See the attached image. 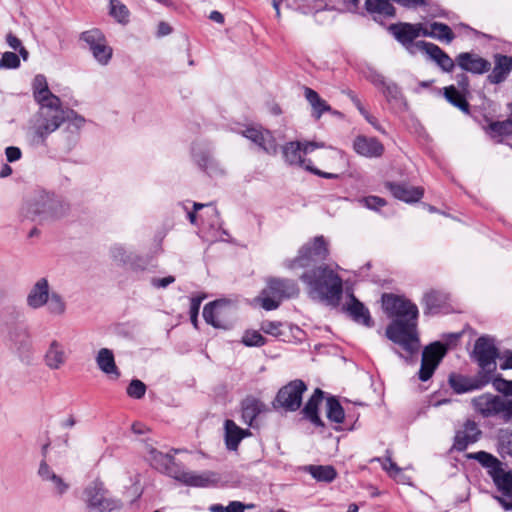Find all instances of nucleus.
I'll list each match as a JSON object with an SVG mask.
<instances>
[{
  "label": "nucleus",
  "instance_id": "obj_1",
  "mask_svg": "<svg viewBox=\"0 0 512 512\" xmlns=\"http://www.w3.org/2000/svg\"><path fill=\"white\" fill-rule=\"evenodd\" d=\"M328 256V243L321 235L305 243L298 255L286 259L283 265L289 270H304L300 280L306 285L311 298L337 306L343 294V281L333 268L323 263Z\"/></svg>",
  "mask_w": 512,
  "mask_h": 512
},
{
  "label": "nucleus",
  "instance_id": "obj_2",
  "mask_svg": "<svg viewBox=\"0 0 512 512\" xmlns=\"http://www.w3.org/2000/svg\"><path fill=\"white\" fill-rule=\"evenodd\" d=\"M382 307L388 317L393 318L386 328L387 338L400 345L409 355L416 353L420 346L417 306L402 296L383 294Z\"/></svg>",
  "mask_w": 512,
  "mask_h": 512
},
{
  "label": "nucleus",
  "instance_id": "obj_3",
  "mask_svg": "<svg viewBox=\"0 0 512 512\" xmlns=\"http://www.w3.org/2000/svg\"><path fill=\"white\" fill-rule=\"evenodd\" d=\"M148 457L151 465L155 469L186 486L209 487L217 481L215 473L206 471L198 474L192 471H186L180 463L176 462L173 455L158 451L156 448L151 447L148 450Z\"/></svg>",
  "mask_w": 512,
  "mask_h": 512
},
{
  "label": "nucleus",
  "instance_id": "obj_4",
  "mask_svg": "<svg viewBox=\"0 0 512 512\" xmlns=\"http://www.w3.org/2000/svg\"><path fill=\"white\" fill-rule=\"evenodd\" d=\"M38 106L30 130L32 142L35 145L44 146L48 137L66 121L65 110L62 108L60 99L55 102L38 104Z\"/></svg>",
  "mask_w": 512,
  "mask_h": 512
},
{
  "label": "nucleus",
  "instance_id": "obj_5",
  "mask_svg": "<svg viewBox=\"0 0 512 512\" xmlns=\"http://www.w3.org/2000/svg\"><path fill=\"white\" fill-rule=\"evenodd\" d=\"M65 211V205L53 193L37 191L28 203L27 216L33 221L43 223L60 218Z\"/></svg>",
  "mask_w": 512,
  "mask_h": 512
},
{
  "label": "nucleus",
  "instance_id": "obj_6",
  "mask_svg": "<svg viewBox=\"0 0 512 512\" xmlns=\"http://www.w3.org/2000/svg\"><path fill=\"white\" fill-rule=\"evenodd\" d=\"M299 294L298 285L294 280L286 278H270L267 286L262 290L258 300L261 307L266 311L275 310L283 299L297 297Z\"/></svg>",
  "mask_w": 512,
  "mask_h": 512
},
{
  "label": "nucleus",
  "instance_id": "obj_7",
  "mask_svg": "<svg viewBox=\"0 0 512 512\" xmlns=\"http://www.w3.org/2000/svg\"><path fill=\"white\" fill-rule=\"evenodd\" d=\"M83 501L90 512H113L122 508L121 500L110 496L104 483L98 479L84 488Z\"/></svg>",
  "mask_w": 512,
  "mask_h": 512
},
{
  "label": "nucleus",
  "instance_id": "obj_8",
  "mask_svg": "<svg viewBox=\"0 0 512 512\" xmlns=\"http://www.w3.org/2000/svg\"><path fill=\"white\" fill-rule=\"evenodd\" d=\"M472 405L475 411L485 418L500 416L505 421L512 419V400L482 394L472 399Z\"/></svg>",
  "mask_w": 512,
  "mask_h": 512
},
{
  "label": "nucleus",
  "instance_id": "obj_9",
  "mask_svg": "<svg viewBox=\"0 0 512 512\" xmlns=\"http://www.w3.org/2000/svg\"><path fill=\"white\" fill-rule=\"evenodd\" d=\"M307 390L304 381L295 379L279 389L272 402L274 409L288 412L297 411L302 404L303 393Z\"/></svg>",
  "mask_w": 512,
  "mask_h": 512
},
{
  "label": "nucleus",
  "instance_id": "obj_10",
  "mask_svg": "<svg viewBox=\"0 0 512 512\" xmlns=\"http://www.w3.org/2000/svg\"><path fill=\"white\" fill-rule=\"evenodd\" d=\"M235 310L232 304L219 299L206 304L203 308V317L207 324L214 328L230 329L233 325Z\"/></svg>",
  "mask_w": 512,
  "mask_h": 512
},
{
  "label": "nucleus",
  "instance_id": "obj_11",
  "mask_svg": "<svg viewBox=\"0 0 512 512\" xmlns=\"http://www.w3.org/2000/svg\"><path fill=\"white\" fill-rule=\"evenodd\" d=\"M473 356L482 369L481 373L490 376L496 369V359L499 357L494 339L489 336L479 337L474 344Z\"/></svg>",
  "mask_w": 512,
  "mask_h": 512
},
{
  "label": "nucleus",
  "instance_id": "obj_12",
  "mask_svg": "<svg viewBox=\"0 0 512 512\" xmlns=\"http://www.w3.org/2000/svg\"><path fill=\"white\" fill-rule=\"evenodd\" d=\"M447 353V346L439 341L426 346L422 352L421 366L418 377L421 381H428Z\"/></svg>",
  "mask_w": 512,
  "mask_h": 512
},
{
  "label": "nucleus",
  "instance_id": "obj_13",
  "mask_svg": "<svg viewBox=\"0 0 512 512\" xmlns=\"http://www.w3.org/2000/svg\"><path fill=\"white\" fill-rule=\"evenodd\" d=\"M421 24H411L406 22H400L391 24L389 31L395 37V39L401 43L406 50L414 55L418 52H422L423 49L419 46L421 41L415 42V39L420 36Z\"/></svg>",
  "mask_w": 512,
  "mask_h": 512
},
{
  "label": "nucleus",
  "instance_id": "obj_14",
  "mask_svg": "<svg viewBox=\"0 0 512 512\" xmlns=\"http://www.w3.org/2000/svg\"><path fill=\"white\" fill-rule=\"evenodd\" d=\"M194 163L207 175L222 176L225 171L221 164L212 156L211 149L203 143H194L191 148Z\"/></svg>",
  "mask_w": 512,
  "mask_h": 512
},
{
  "label": "nucleus",
  "instance_id": "obj_15",
  "mask_svg": "<svg viewBox=\"0 0 512 512\" xmlns=\"http://www.w3.org/2000/svg\"><path fill=\"white\" fill-rule=\"evenodd\" d=\"M491 381V376L479 373L476 376H466L459 373H451L448 376V384L456 394H465L480 390Z\"/></svg>",
  "mask_w": 512,
  "mask_h": 512
},
{
  "label": "nucleus",
  "instance_id": "obj_16",
  "mask_svg": "<svg viewBox=\"0 0 512 512\" xmlns=\"http://www.w3.org/2000/svg\"><path fill=\"white\" fill-rule=\"evenodd\" d=\"M37 475L42 482L48 484L52 493L56 496H63L70 489V484L48 464L45 459L39 463Z\"/></svg>",
  "mask_w": 512,
  "mask_h": 512
},
{
  "label": "nucleus",
  "instance_id": "obj_17",
  "mask_svg": "<svg viewBox=\"0 0 512 512\" xmlns=\"http://www.w3.org/2000/svg\"><path fill=\"white\" fill-rule=\"evenodd\" d=\"M455 61L459 68L472 74H484L491 68V63L488 60L471 52L458 54Z\"/></svg>",
  "mask_w": 512,
  "mask_h": 512
},
{
  "label": "nucleus",
  "instance_id": "obj_18",
  "mask_svg": "<svg viewBox=\"0 0 512 512\" xmlns=\"http://www.w3.org/2000/svg\"><path fill=\"white\" fill-rule=\"evenodd\" d=\"M481 431L473 420H467L463 428L458 430L454 437L453 449L463 452L470 444L478 441Z\"/></svg>",
  "mask_w": 512,
  "mask_h": 512
},
{
  "label": "nucleus",
  "instance_id": "obj_19",
  "mask_svg": "<svg viewBox=\"0 0 512 512\" xmlns=\"http://www.w3.org/2000/svg\"><path fill=\"white\" fill-rule=\"evenodd\" d=\"M243 136L257 144L268 154L277 153L276 139L268 130L248 127L242 132Z\"/></svg>",
  "mask_w": 512,
  "mask_h": 512
},
{
  "label": "nucleus",
  "instance_id": "obj_20",
  "mask_svg": "<svg viewBox=\"0 0 512 512\" xmlns=\"http://www.w3.org/2000/svg\"><path fill=\"white\" fill-rule=\"evenodd\" d=\"M419 46L423 49L422 52L426 53L431 60H433L443 72H452L455 68L456 61H454L444 50L438 45L421 40Z\"/></svg>",
  "mask_w": 512,
  "mask_h": 512
},
{
  "label": "nucleus",
  "instance_id": "obj_21",
  "mask_svg": "<svg viewBox=\"0 0 512 512\" xmlns=\"http://www.w3.org/2000/svg\"><path fill=\"white\" fill-rule=\"evenodd\" d=\"M68 357L64 345L58 340H52L44 354V363L50 370H59L66 364Z\"/></svg>",
  "mask_w": 512,
  "mask_h": 512
},
{
  "label": "nucleus",
  "instance_id": "obj_22",
  "mask_svg": "<svg viewBox=\"0 0 512 512\" xmlns=\"http://www.w3.org/2000/svg\"><path fill=\"white\" fill-rule=\"evenodd\" d=\"M385 188L398 200L406 203L418 202L424 194L420 187H412L403 183L386 182Z\"/></svg>",
  "mask_w": 512,
  "mask_h": 512
},
{
  "label": "nucleus",
  "instance_id": "obj_23",
  "mask_svg": "<svg viewBox=\"0 0 512 512\" xmlns=\"http://www.w3.org/2000/svg\"><path fill=\"white\" fill-rule=\"evenodd\" d=\"M50 286L46 278L38 279L30 289L26 302L28 307L39 309L46 305L49 300Z\"/></svg>",
  "mask_w": 512,
  "mask_h": 512
},
{
  "label": "nucleus",
  "instance_id": "obj_24",
  "mask_svg": "<svg viewBox=\"0 0 512 512\" xmlns=\"http://www.w3.org/2000/svg\"><path fill=\"white\" fill-rule=\"evenodd\" d=\"M365 8L376 22L394 18L396 9L392 0H366Z\"/></svg>",
  "mask_w": 512,
  "mask_h": 512
},
{
  "label": "nucleus",
  "instance_id": "obj_25",
  "mask_svg": "<svg viewBox=\"0 0 512 512\" xmlns=\"http://www.w3.org/2000/svg\"><path fill=\"white\" fill-rule=\"evenodd\" d=\"M512 71V56L503 54L494 55V67L487 80L491 84H500L504 82Z\"/></svg>",
  "mask_w": 512,
  "mask_h": 512
},
{
  "label": "nucleus",
  "instance_id": "obj_26",
  "mask_svg": "<svg viewBox=\"0 0 512 512\" xmlns=\"http://www.w3.org/2000/svg\"><path fill=\"white\" fill-rule=\"evenodd\" d=\"M353 148L361 156L380 157L384 152L382 143L373 137L358 136L353 142Z\"/></svg>",
  "mask_w": 512,
  "mask_h": 512
},
{
  "label": "nucleus",
  "instance_id": "obj_27",
  "mask_svg": "<svg viewBox=\"0 0 512 512\" xmlns=\"http://www.w3.org/2000/svg\"><path fill=\"white\" fill-rule=\"evenodd\" d=\"M225 445L230 451L238 449L240 442L251 435L248 429L240 428L233 420L227 419L224 422Z\"/></svg>",
  "mask_w": 512,
  "mask_h": 512
},
{
  "label": "nucleus",
  "instance_id": "obj_28",
  "mask_svg": "<svg viewBox=\"0 0 512 512\" xmlns=\"http://www.w3.org/2000/svg\"><path fill=\"white\" fill-rule=\"evenodd\" d=\"M510 116L504 121H489L487 126H483L486 134L497 142H501L503 137L512 136V102L509 103Z\"/></svg>",
  "mask_w": 512,
  "mask_h": 512
},
{
  "label": "nucleus",
  "instance_id": "obj_29",
  "mask_svg": "<svg viewBox=\"0 0 512 512\" xmlns=\"http://www.w3.org/2000/svg\"><path fill=\"white\" fill-rule=\"evenodd\" d=\"M96 364L98 368L111 379L117 380L121 373L116 366L115 358L112 350L101 348L96 355Z\"/></svg>",
  "mask_w": 512,
  "mask_h": 512
},
{
  "label": "nucleus",
  "instance_id": "obj_30",
  "mask_svg": "<svg viewBox=\"0 0 512 512\" xmlns=\"http://www.w3.org/2000/svg\"><path fill=\"white\" fill-rule=\"evenodd\" d=\"M323 397L324 392L320 388H316L302 410L304 417L316 427L325 426L324 422L321 420L318 414V407L322 402Z\"/></svg>",
  "mask_w": 512,
  "mask_h": 512
},
{
  "label": "nucleus",
  "instance_id": "obj_31",
  "mask_svg": "<svg viewBox=\"0 0 512 512\" xmlns=\"http://www.w3.org/2000/svg\"><path fill=\"white\" fill-rule=\"evenodd\" d=\"M33 97L37 104L47 103L51 101H58L60 98L53 94L46 80V77L42 74L35 76L32 83Z\"/></svg>",
  "mask_w": 512,
  "mask_h": 512
},
{
  "label": "nucleus",
  "instance_id": "obj_32",
  "mask_svg": "<svg viewBox=\"0 0 512 512\" xmlns=\"http://www.w3.org/2000/svg\"><path fill=\"white\" fill-rule=\"evenodd\" d=\"M304 96L311 106V115L314 119L319 120L324 113L332 111L331 106L312 88L305 87Z\"/></svg>",
  "mask_w": 512,
  "mask_h": 512
},
{
  "label": "nucleus",
  "instance_id": "obj_33",
  "mask_svg": "<svg viewBox=\"0 0 512 512\" xmlns=\"http://www.w3.org/2000/svg\"><path fill=\"white\" fill-rule=\"evenodd\" d=\"M347 311L355 322L366 327L373 326L369 310L353 294H351V302L347 307Z\"/></svg>",
  "mask_w": 512,
  "mask_h": 512
},
{
  "label": "nucleus",
  "instance_id": "obj_34",
  "mask_svg": "<svg viewBox=\"0 0 512 512\" xmlns=\"http://www.w3.org/2000/svg\"><path fill=\"white\" fill-rule=\"evenodd\" d=\"M285 161L290 165L305 167V159L302 157V142H288L282 148Z\"/></svg>",
  "mask_w": 512,
  "mask_h": 512
},
{
  "label": "nucleus",
  "instance_id": "obj_35",
  "mask_svg": "<svg viewBox=\"0 0 512 512\" xmlns=\"http://www.w3.org/2000/svg\"><path fill=\"white\" fill-rule=\"evenodd\" d=\"M10 338L20 356L32 352V339L27 329L15 330L11 333Z\"/></svg>",
  "mask_w": 512,
  "mask_h": 512
},
{
  "label": "nucleus",
  "instance_id": "obj_36",
  "mask_svg": "<svg viewBox=\"0 0 512 512\" xmlns=\"http://www.w3.org/2000/svg\"><path fill=\"white\" fill-rule=\"evenodd\" d=\"M382 92L386 98V100L393 106L398 109H406L407 102L406 99L399 88V86L394 82H388L383 88Z\"/></svg>",
  "mask_w": 512,
  "mask_h": 512
},
{
  "label": "nucleus",
  "instance_id": "obj_37",
  "mask_svg": "<svg viewBox=\"0 0 512 512\" xmlns=\"http://www.w3.org/2000/svg\"><path fill=\"white\" fill-rule=\"evenodd\" d=\"M304 470L319 482L331 483L337 476L335 468L331 465H308Z\"/></svg>",
  "mask_w": 512,
  "mask_h": 512
},
{
  "label": "nucleus",
  "instance_id": "obj_38",
  "mask_svg": "<svg viewBox=\"0 0 512 512\" xmlns=\"http://www.w3.org/2000/svg\"><path fill=\"white\" fill-rule=\"evenodd\" d=\"M263 404L255 398H247L242 402V420L249 426L253 425V421L261 413Z\"/></svg>",
  "mask_w": 512,
  "mask_h": 512
},
{
  "label": "nucleus",
  "instance_id": "obj_39",
  "mask_svg": "<svg viewBox=\"0 0 512 512\" xmlns=\"http://www.w3.org/2000/svg\"><path fill=\"white\" fill-rule=\"evenodd\" d=\"M423 302L425 314H437L446 302V296L439 291L431 290L425 293Z\"/></svg>",
  "mask_w": 512,
  "mask_h": 512
},
{
  "label": "nucleus",
  "instance_id": "obj_40",
  "mask_svg": "<svg viewBox=\"0 0 512 512\" xmlns=\"http://www.w3.org/2000/svg\"><path fill=\"white\" fill-rule=\"evenodd\" d=\"M471 457L478 460L484 467L488 468V472L493 480L495 479V476L502 472V463L490 453L479 451Z\"/></svg>",
  "mask_w": 512,
  "mask_h": 512
},
{
  "label": "nucleus",
  "instance_id": "obj_41",
  "mask_svg": "<svg viewBox=\"0 0 512 512\" xmlns=\"http://www.w3.org/2000/svg\"><path fill=\"white\" fill-rule=\"evenodd\" d=\"M109 15L119 24L127 25L130 22V11L120 0H109Z\"/></svg>",
  "mask_w": 512,
  "mask_h": 512
},
{
  "label": "nucleus",
  "instance_id": "obj_42",
  "mask_svg": "<svg viewBox=\"0 0 512 512\" xmlns=\"http://www.w3.org/2000/svg\"><path fill=\"white\" fill-rule=\"evenodd\" d=\"M444 96L450 104L466 114L469 113V103L466 97L453 85L444 88Z\"/></svg>",
  "mask_w": 512,
  "mask_h": 512
},
{
  "label": "nucleus",
  "instance_id": "obj_43",
  "mask_svg": "<svg viewBox=\"0 0 512 512\" xmlns=\"http://www.w3.org/2000/svg\"><path fill=\"white\" fill-rule=\"evenodd\" d=\"M133 253L134 251L119 243L112 245L109 249V255L111 259L123 267H127Z\"/></svg>",
  "mask_w": 512,
  "mask_h": 512
},
{
  "label": "nucleus",
  "instance_id": "obj_44",
  "mask_svg": "<svg viewBox=\"0 0 512 512\" xmlns=\"http://www.w3.org/2000/svg\"><path fill=\"white\" fill-rule=\"evenodd\" d=\"M327 418L335 423L341 424L345 419V412L340 402L335 397H329L326 401Z\"/></svg>",
  "mask_w": 512,
  "mask_h": 512
},
{
  "label": "nucleus",
  "instance_id": "obj_45",
  "mask_svg": "<svg viewBox=\"0 0 512 512\" xmlns=\"http://www.w3.org/2000/svg\"><path fill=\"white\" fill-rule=\"evenodd\" d=\"M430 28H433V38L438 41L451 43L455 38L452 29L445 23L432 22Z\"/></svg>",
  "mask_w": 512,
  "mask_h": 512
},
{
  "label": "nucleus",
  "instance_id": "obj_46",
  "mask_svg": "<svg viewBox=\"0 0 512 512\" xmlns=\"http://www.w3.org/2000/svg\"><path fill=\"white\" fill-rule=\"evenodd\" d=\"M105 39V35L97 28L84 31L80 34V40L84 41L88 45L90 51H92L94 47L103 43Z\"/></svg>",
  "mask_w": 512,
  "mask_h": 512
},
{
  "label": "nucleus",
  "instance_id": "obj_47",
  "mask_svg": "<svg viewBox=\"0 0 512 512\" xmlns=\"http://www.w3.org/2000/svg\"><path fill=\"white\" fill-rule=\"evenodd\" d=\"M493 481L503 495H512V470L505 472L502 469V472L495 476Z\"/></svg>",
  "mask_w": 512,
  "mask_h": 512
},
{
  "label": "nucleus",
  "instance_id": "obj_48",
  "mask_svg": "<svg viewBox=\"0 0 512 512\" xmlns=\"http://www.w3.org/2000/svg\"><path fill=\"white\" fill-rule=\"evenodd\" d=\"M94 59L100 64V65H107L113 55L112 48L107 44V40L103 41L100 45L97 47H94V49L91 51Z\"/></svg>",
  "mask_w": 512,
  "mask_h": 512
},
{
  "label": "nucleus",
  "instance_id": "obj_49",
  "mask_svg": "<svg viewBox=\"0 0 512 512\" xmlns=\"http://www.w3.org/2000/svg\"><path fill=\"white\" fill-rule=\"evenodd\" d=\"M49 313L52 315L60 316L66 311V303L62 296L56 292L49 295V300L46 303Z\"/></svg>",
  "mask_w": 512,
  "mask_h": 512
},
{
  "label": "nucleus",
  "instance_id": "obj_50",
  "mask_svg": "<svg viewBox=\"0 0 512 512\" xmlns=\"http://www.w3.org/2000/svg\"><path fill=\"white\" fill-rule=\"evenodd\" d=\"M241 342L247 347H261L265 345L266 339L256 330H246Z\"/></svg>",
  "mask_w": 512,
  "mask_h": 512
},
{
  "label": "nucleus",
  "instance_id": "obj_51",
  "mask_svg": "<svg viewBox=\"0 0 512 512\" xmlns=\"http://www.w3.org/2000/svg\"><path fill=\"white\" fill-rule=\"evenodd\" d=\"M65 117H66L65 122H68L69 127H72L74 129V131H72V133H75V134H78V132L80 131V129L84 126V124L86 122L85 118L83 116H81L80 114H78L73 109L65 110Z\"/></svg>",
  "mask_w": 512,
  "mask_h": 512
},
{
  "label": "nucleus",
  "instance_id": "obj_52",
  "mask_svg": "<svg viewBox=\"0 0 512 512\" xmlns=\"http://www.w3.org/2000/svg\"><path fill=\"white\" fill-rule=\"evenodd\" d=\"M358 203L369 210L377 212L380 210V208L387 205V201L384 198L375 195L362 197L358 199Z\"/></svg>",
  "mask_w": 512,
  "mask_h": 512
},
{
  "label": "nucleus",
  "instance_id": "obj_53",
  "mask_svg": "<svg viewBox=\"0 0 512 512\" xmlns=\"http://www.w3.org/2000/svg\"><path fill=\"white\" fill-rule=\"evenodd\" d=\"M282 327V322L269 320L263 321L260 325L261 331H263L265 334L272 335L276 338H281V336L283 335Z\"/></svg>",
  "mask_w": 512,
  "mask_h": 512
},
{
  "label": "nucleus",
  "instance_id": "obj_54",
  "mask_svg": "<svg viewBox=\"0 0 512 512\" xmlns=\"http://www.w3.org/2000/svg\"><path fill=\"white\" fill-rule=\"evenodd\" d=\"M146 385L138 379H133L127 387V394L134 399H141L145 396Z\"/></svg>",
  "mask_w": 512,
  "mask_h": 512
},
{
  "label": "nucleus",
  "instance_id": "obj_55",
  "mask_svg": "<svg viewBox=\"0 0 512 512\" xmlns=\"http://www.w3.org/2000/svg\"><path fill=\"white\" fill-rule=\"evenodd\" d=\"M20 66V58L14 52H4L0 58V68L16 69Z\"/></svg>",
  "mask_w": 512,
  "mask_h": 512
},
{
  "label": "nucleus",
  "instance_id": "obj_56",
  "mask_svg": "<svg viewBox=\"0 0 512 512\" xmlns=\"http://www.w3.org/2000/svg\"><path fill=\"white\" fill-rule=\"evenodd\" d=\"M127 267L133 272H143L148 267V259L134 252Z\"/></svg>",
  "mask_w": 512,
  "mask_h": 512
},
{
  "label": "nucleus",
  "instance_id": "obj_57",
  "mask_svg": "<svg viewBox=\"0 0 512 512\" xmlns=\"http://www.w3.org/2000/svg\"><path fill=\"white\" fill-rule=\"evenodd\" d=\"M204 207L210 208L212 215L218 217V215H219L218 210L211 203L202 204V203L193 202V211H188V213H187V217L191 224H193V225L197 224L196 211H198Z\"/></svg>",
  "mask_w": 512,
  "mask_h": 512
},
{
  "label": "nucleus",
  "instance_id": "obj_58",
  "mask_svg": "<svg viewBox=\"0 0 512 512\" xmlns=\"http://www.w3.org/2000/svg\"><path fill=\"white\" fill-rule=\"evenodd\" d=\"M493 386L496 390L499 392L505 394V395H512V381L511 380H505L501 377H496L493 380Z\"/></svg>",
  "mask_w": 512,
  "mask_h": 512
},
{
  "label": "nucleus",
  "instance_id": "obj_59",
  "mask_svg": "<svg viewBox=\"0 0 512 512\" xmlns=\"http://www.w3.org/2000/svg\"><path fill=\"white\" fill-rule=\"evenodd\" d=\"M202 298L193 297L190 301V319L194 326H197V317L200 310Z\"/></svg>",
  "mask_w": 512,
  "mask_h": 512
},
{
  "label": "nucleus",
  "instance_id": "obj_60",
  "mask_svg": "<svg viewBox=\"0 0 512 512\" xmlns=\"http://www.w3.org/2000/svg\"><path fill=\"white\" fill-rule=\"evenodd\" d=\"M386 462H390V465L387 466L386 463H382V468L387 471L391 476H396L401 472V469L397 466V464L392 460L390 450H386Z\"/></svg>",
  "mask_w": 512,
  "mask_h": 512
},
{
  "label": "nucleus",
  "instance_id": "obj_61",
  "mask_svg": "<svg viewBox=\"0 0 512 512\" xmlns=\"http://www.w3.org/2000/svg\"><path fill=\"white\" fill-rule=\"evenodd\" d=\"M367 79L373 85H375L376 87L381 88V89L388 83V82H386L385 77L381 73H379L375 70H371L368 73Z\"/></svg>",
  "mask_w": 512,
  "mask_h": 512
},
{
  "label": "nucleus",
  "instance_id": "obj_62",
  "mask_svg": "<svg viewBox=\"0 0 512 512\" xmlns=\"http://www.w3.org/2000/svg\"><path fill=\"white\" fill-rule=\"evenodd\" d=\"M150 282L154 288H166L167 286L175 282V277L172 275H169L164 278L153 277Z\"/></svg>",
  "mask_w": 512,
  "mask_h": 512
},
{
  "label": "nucleus",
  "instance_id": "obj_63",
  "mask_svg": "<svg viewBox=\"0 0 512 512\" xmlns=\"http://www.w3.org/2000/svg\"><path fill=\"white\" fill-rule=\"evenodd\" d=\"M5 155L8 162H15L21 158L22 152L20 148L16 146H9L5 149Z\"/></svg>",
  "mask_w": 512,
  "mask_h": 512
},
{
  "label": "nucleus",
  "instance_id": "obj_64",
  "mask_svg": "<svg viewBox=\"0 0 512 512\" xmlns=\"http://www.w3.org/2000/svg\"><path fill=\"white\" fill-rule=\"evenodd\" d=\"M246 506L239 501H231L226 507L225 512H244Z\"/></svg>",
  "mask_w": 512,
  "mask_h": 512
}]
</instances>
